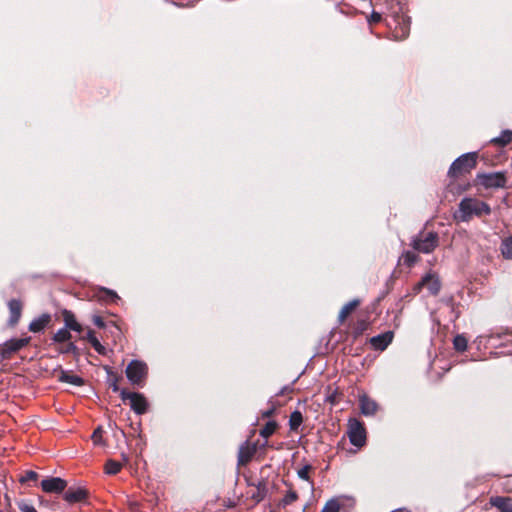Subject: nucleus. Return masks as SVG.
Segmentation results:
<instances>
[{"label": "nucleus", "instance_id": "obj_1", "mask_svg": "<svg viewBox=\"0 0 512 512\" xmlns=\"http://www.w3.org/2000/svg\"><path fill=\"white\" fill-rule=\"evenodd\" d=\"M490 206L483 201L473 198H464L459 204L458 215L456 216L462 222H468L472 216L489 215Z\"/></svg>", "mask_w": 512, "mask_h": 512}, {"label": "nucleus", "instance_id": "obj_2", "mask_svg": "<svg viewBox=\"0 0 512 512\" xmlns=\"http://www.w3.org/2000/svg\"><path fill=\"white\" fill-rule=\"evenodd\" d=\"M478 154L470 152L458 157L450 166L448 176L451 179L465 177L476 167Z\"/></svg>", "mask_w": 512, "mask_h": 512}, {"label": "nucleus", "instance_id": "obj_3", "mask_svg": "<svg viewBox=\"0 0 512 512\" xmlns=\"http://www.w3.org/2000/svg\"><path fill=\"white\" fill-rule=\"evenodd\" d=\"M410 245L419 253L429 254L438 247L439 236L434 231L422 230L412 238Z\"/></svg>", "mask_w": 512, "mask_h": 512}, {"label": "nucleus", "instance_id": "obj_4", "mask_svg": "<svg viewBox=\"0 0 512 512\" xmlns=\"http://www.w3.org/2000/svg\"><path fill=\"white\" fill-rule=\"evenodd\" d=\"M125 374L132 385L143 387L148 376V366L143 361L132 360L127 365Z\"/></svg>", "mask_w": 512, "mask_h": 512}, {"label": "nucleus", "instance_id": "obj_5", "mask_svg": "<svg viewBox=\"0 0 512 512\" xmlns=\"http://www.w3.org/2000/svg\"><path fill=\"white\" fill-rule=\"evenodd\" d=\"M31 341L30 336H25L21 338H12L7 340L2 345H0V356L2 360H9L12 358L14 354L19 352L22 348L29 345Z\"/></svg>", "mask_w": 512, "mask_h": 512}, {"label": "nucleus", "instance_id": "obj_6", "mask_svg": "<svg viewBox=\"0 0 512 512\" xmlns=\"http://www.w3.org/2000/svg\"><path fill=\"white\" fill-rule=\"evenodd\" d=\"M120 397L124 402L130 401V407L136 414L143 415L148 411V401L143 394L122 389Z\"/></svg>", "mask_w": 512, "mask_h": 512}, {"label": "nucleus", "instance_id": "obj_7", "mask_svg": "<svg viewBox=\"0 0 512 512\" xmlns=\"http://www.w3.org/2000/svg\"><path fill=\"white\" fill-rule=\"evenodd\" d=\"M347 434L352 445L361 448L366 444V430L356 418L349 419Z\"/></svg>", "mask_w": 512, "mask_h": 512}, {"label": "nucleus", "instance_id": "obj_8", "mask_svg": "<svg viewBox=\"0 0 512 512\" xmlns=\"http://www.w3.org/2000/svg\"><path fill=\"white\" fill-rule=\"evenodd\" d=\"M423 288H426L433 296L438 295L441 289V282L436 273L430 271L424 275L421 280L413 286V292L418 294Z\"/></svg>", "mask_w": 512, "mask_h": 512}, {"label": "nucleus", "instance_id": "obj_9", "mask_svg": "<svg viewBox=\"0 0 512 512\" xmlns=\"http://www.w3.org/2000/svg\"><path fill=\"white\" fill-rule=\"evenodd\" d=\"M478 183L485 188H504L507 183L505 172L483 173L477 175Z\"/></svg>", "mask_w": 512, "mask_h": 512}, {"label": "nucleus", "instance_id": "obj_10", "mask_svg": "<svg viewBox=\"0 0 512 512\" xmlns=\"http://www.w3.org/2000/svg\"><path fill=\"white\" fill-rule=\"evenodd\" d=\"M258 449L257 443L249 441L243 442L238 449L237 464L238 466L247 465L254 457Z\"/></svg>", "mask_w": 512, "mask_h": 512}, {"label": "nucleus", "instance_id": "obj_11", "mask_svg": "<svg viewBox=\"0 0 512 512\" xmlns=\"http://www.w3.org/2000/svg\"><path fill=\"white\" fill-rule=\"evenodd\" d=\"M40 485L46 493H62L67 487V482L60 477H47Z\"/></svg>", "mask_w": 512, "mask_h": 512}, {"label": "nucleus", "instance_id": "obj_12", "mask_svg": "<svg viewBox=\"0 0 512 512\" xmlns=\"http://www.w3.org/2000/svg\"><path fill=\"white\" fill-rule=\"evenodd\" d=\"M89 492L85 488H68L64 493V500L70 504L84 502L88 499Z\"/></svg>", "mask_w": 512, "mask_h": 512}, {"label": "nucleus", "instance_id": "obj_13", "mask_svg": "<svg viewBox=\"0 0 512 512\" xmlns=\"http://www.w3.org/2000/svg\"><path fill=\"white\" fill-rule=\"evenodd\" d=\"M394 333L386 331L370 338L369 342L375 350L383 351L392 342Z\"/></svg>", "mask_w": 512, "mask_h": 512}, {"label": "nucleus", "instance_id": "obj_14", "mask_svg": "<svg viewBox=\"0 0 512 512\" xmlns=\"http://www.w3.org/2000/svg\"><path fill=\"white\" fill-rule=\"evenodd\" d=\"M359 407L364 416H373L377 412L378 404L366 394H362L359 396Z\"/></svg>", "mask_w": 512, "mask_h": 512}, {"label": "nucleus", "instance_id": "obj_15", "mask_svg": "<svg viewBox=\"0 0 512 512\" xmlns=\"http://www.w3.org/2000/svg\"><path fill=\"white\" fill-rule=\"evenodd\" d=\"M250 486L252 488L251 497L256 502H260L266 497L268 489L264 479L258 480L257 483L251 482Z\"/></svg>", "mask_w": 512, "mask_h": 512}, {"label": "nucleus", "instance_id": "obj_16", "mask_svg": "<svg viewBox=\"0 0 512 512\" xmlns=\"http://www.w3.org/2000/svg\"><path fill=\"white\" fill-rule=\"evenodd\" d=\"M79 339L88 341L100 355H106V348L100 343L93 330L88 329L85 335L79 336Z\"/></svg>", "mask_w": 512, "mask_h": 512}, {"label": "nucleus", "instance_id": "obj_17", "mask_svg": "<svg viewBox=\"0 0 512 512\" xmlns=\"http://www.w3.org/2000/svg\"><path fill=\"white\" fill-rule=\"evenodd\" d=\"M360 304V299H352L346 304H344L341 310L339 311L338 320H347L348 317L353 315V313L357 310Z\"/></svg>", "mask_w": 512, "mask_h": 512}, {"label": "nucleus", "instance_id": "obj_18", "mask_svg": "<svg viewBox=\"0 0 512 512\" xmlns=\"http://www.w3.org/2000/svg\"><path fill=\"white\" fill-rule=\"evenodd\" d=\"M490 503L501 512H512V498L496 496L490 499Z\"/></svg>", "mask_w": 512, "mask_h": 512}, {"label": "nucleus", "instance_id": "obj_19", "mask_svg": "<svg viewBox=\"0 0 512 512\" xmlns=\"http://www.w3.org/2000/svg\"><path fill=\"white\" fill-rule=\"evenodd\" d=\"M418 261H420L418 254L412 251H405L398 259V266H405L406 268L410 269Z\"/></svg>", "mask_w": 512, "mask_h": 512}, {"label": "nucleus", "instance_id": "obj_20", "mask_svg": "<svg viewBox=\"0 0 512 512\" xmlns=\"http://www.w3.org/2000/svg\"><path fill=\"white\" fill-rule=\"evenodd\" d=\"M59 381L78 387L83 386L85 383L83 378H81L78 375L72 374L71 372L66 370H61L59 375Z\"/></svg>", "mask_w": 512, "mask_h": 512}, {"label": "nucleus", "instance_id": "obj_21", "mask_svg": "<svg viewBox=\"0 0 512 512\" xmlns=\"http://www.w3.org/2000/svg\"><path fill=\"white\" fill-rule=\"evenodd\" d=\"M73 338L69 328L65 324V327L59 329L56 333L53 334L52 340L55 343L63 344L65 342L70 341Z\"/></svg>", "mask_w": 512, "mask_h": 512}, {"label": "nucleus", "instance_id": "obj_22", "mask_svg": "<svg viewBox=\"0 0 512 512\" xmlns=\"http://www.w3.org/2000/svg\"><path fill=\"white\" fill-rule=\"evenodd\" d=\"M98 297L106 302H109V303H115L120 299L114 290H111V289H108L105 287L99 288Z\"/></svg>", "mask_w": 512, "mask_h": 512}, {"label": "nucleus", "instance_id": "obj_23", "mask_svg": "<svg viewBox=\"0 0 512 512\" xmlns=\"http://www.w3.org/2000/svg\"><path fill=\"white\" fill-rule=\"evenodd\" d=\"M512 141V130H504L502 131L501 135L498 137H495L491 140V143L499 146V147H505Z\"/></svg>", "mask_w": 512, "mask_h": 512}, {"label": "nucleus", "instance_id": "obj_24", "mask_svg": "<svg viewBox=\"0 0 512 512\" xmlns=\"http://www.w3.org/2000/svg\"><path fill=\"white\" fill-rule=\"evenodd\" d=\"M344 499V497H335L332 499H329L324 507L322 508L321 512H339L341 509V501Z\"/></svg>", "mask_w": 512, "mask_h": 512}, {"label": "nucleus", "instance_id": "obj_25", "mask_svg": "<svg viewBox=\"0 0 512 512\" xmlns=\"http://www.w3.org/2000/svg\"><path fill=\"white\" fill-rule=\"evenodd\" d=\"M65 345H62L58 351L61 354H72L75 358H78L81 355L80 349L72 342L71 340L65 342Z\"/></svg>", "mask_w": 512, "mask_h": 512}, {"label": "nucleus", "instance_id": "obj_26", "mask_svg": "<svg viewBox=\"0 0 512 512\" xmlns=\"http://www.w3.org/2000/svg\"><path fill=\"white\" fill-rule=\"evenodd\" d=\"M10 310L9 320H19L21 316V303L18 300H11L8 304Z\"/></svg>", "mask_w": 512, "mask_h": 512}, {"label": "nucleus", "instance_id": "obj_27", "mask_svg": "<svg viewBox=\"0 0 512 512\" xmlns=\"http://www.w3.org/2000/svg\"><path fill=\"white\" fill-rule=\"evenodd\" d=\"M39 478V474L33 470H26L24 471L20 477L19 482L21 484H28L30 482H37Z\"/></svg>", "mask_w": 512, "mask_h": 512}, {"label": "nucleus", "instance_id": "obj_28", "mask_svg": "<svg viewBox=\"0 0 512 512\" xmlns=\"http://www.w3.org/2000/svg\"><path fill=\"white\" fill-rule=\"evenodd\" d=\"M303 422V416H302V413L298 410L294 411L291 413L290 415V419H289V426H290V429L295 431L299 428V426L302 424Z\"/></svg>", "mask_w": 512, "mask_h": 512}, {"label": "nucleus", "instance_id": "obj_29", "mask_svg": "<svg viewBox=\"0 0 512 512\" xmlns=\"http://www.w3.org/2000/svg\"><path fill=\"white\" fill-rule=\"evenodd\" d=\"M501 253L505 259H512V235L502 241Z\"/></svg>", "mask_w": 512, "mask_h": 512}, {"label": "nucleus", "instance_id": "obj_30", "mask_svg": "<svg viewBox=\"0 0 512 512\" xmlns=\"http://www.w3.org/2000/svg\"><path fill=\"white\" fill-rule=\"evenodd\" d=\"M108 374L109 387L112 389L113 392H120L121 389L119 387V382L122 379V377L118 374L113 373L110 369L108 370Z\"/></svg>", "mask_w": 512, "mask_h": 512}, {"label": "nucleus", "instance_id": "obj_31", "mask_svg": "<svg viewBox=\"0 0 512 512\" xmlns=\"http://www.w3.org/2000/svg\"><path fill=\"white\" fill-rule=\"evenodd\" d=\"M278 425H277V422L272 420V421H268L264 427L260 430V436H262L263 438H268L270 437L272 434H274V432L276 431Z\"/></svg>", "mask_w": 512, "mask_h": 512}, {"label": "nucleus", "instance_id": "obj_32", "mask_svg": "<svg viewBox=\"0 0 512 512\" xmlns=\"http://www.w3.org/2000/svg\"><path fill=\"white\" fill-rule=\"evenodd\" d=\"M122 468L121 463L115 460H108L105 464V472L109 475H116Z\"/></svg>", "mask_w": 512, "mask_h": 512}, {"label": "nucleus", "instance_id": "obj_33", "mask_svg": "<svg viewBox=\"0 0 512 512\" xmlns=\"http://www.w3.org/2000/svg\"><path fill=\"white\" fill-rule=\"evenodd\" d=\"M467 339L464 335H456L453 339V345L455 350L463 352L467 349Z\"/></svg>", "mask_w": 512, "mask_h": 512}, {"label": "nucleus", "instance_id": "obj_34", "mask_svg": "<svg viewBox=\"0 0 512 512\" xmlns=\"http://www.w3.org/2000/svg\"><path fill=\"white\" fill-rule=\"evenodd\" d=\"M311 470H312V466L309 464H306L297 471V475L302 480L310 481L309 473Z\"/></svg>", "mask_w": 512, "mask_h": 512}, {"label": "nucleus", "instance_id": "obj_35", "mask_svg": "<svg viewBox=\"0 0 512 512\" xmlns=\"http://www.w3.org/2000/svg\"><path fill=\"white\" fill-rule=\"evenodd\" d=\"M92 440L94 444L99 445L102 444V438H103V429L102 427H97L92 434Z\"/></svg>", "mask_w": 512, "mask_h": 512}, {"label": "nucleus", "instance_id": "obj_36", "mask_svg": "<svg viewBox=\"0 0 512 512\" xmlns=\"http://www.w3.org/2000/svg\"><path fill=\"white\" fill-rule=\"evenodd\" d=\"M47 322H30L29 331L37 333L44 330Z\"/></svg>", "mask_w": 512, "mask_h": 512}, {"label": "nucleus", "instance_id": "obj_37", "mask_svg": "<svg viewBox=\"0 0 512 512\" xmlns=\"http://www.w3.org/2000/svg\"><path fill=\"white\" fill-rule=\"evenodd\" d=\"M297 498L298 495L295 491H289L282 500L283 505H289L293 503Z\"/></svg>", "mask_w": 512, "mask_h": 512}, {"label": "nucleus", "instance_id": "obj_38", "mask_svg": "<svg viewBox=\"0 0 512 512\" xmlns=\"http://www.w3.org/2000/svg\"><path fill=\"white\" fill-rule=\"evenodd\" d=\"M65 324L69 328L70 332L71 331H74V332H77V333H82L83 332V327H82L80 322H65Z\"/></svg>", "mask_w": 512, "mask_h": 512}, {"label": "nucleus", "instance_id": "obj_39", "mask_svg": "<svg viewBox=\"0 0 512 512\" xmlns=\"http://www.w3.org/2000/svg\"><path fill=\"white\" fill-rule=\"evenodd\" d=\"M18 507L21 512H37V510L34 508V506H32L24 501H21L18 504Z\"/></svg>", "mask_w": 512, "mask_h": 512}, {"label": "nucleus", "instance_id": "obj_40", "mask_svg": "<svg viewBox=\"0 0 512 512\" xmlns=\"http://www.w3.org/2000/svg\"><path fill=\"white\" fill-rule=\"evenodd\" d=\"M61 317H62V320H65V321L75 320L74 314L71 311L66 310V309L61 311Z\"/></svg>", "mask_w": 512, "mask_h": 512}, {"label": "nucleus", "instance_id": "obj_41", "mask_svg": "<svg viewBox=\"0 0 512 512\" xmlns=\"http://www.w3.org/2000/svg\"><path fill=\"white\" fill-rule=\"evenodd\" d=\"M381 14H379L378 12H372L370 18L368 19L369 23L370 24H375V23H378L381 21Z\"/></svg>", "mask_w": 512, "mask_h": 512}, {"label": "nucleus", "instance_id": "obj_42", "mask_svg": "<svg viewBox=\"0 0 512 512\" xmlns=\"http://www.w3.org/2000/svg\"><path fill=\"white\" fill-rule=\"evenodd\" d=\"M274 410H275V408H274V407H271V408H269V409H267V410L263 411V412H262V417H263V418H268V417H270V416L274 413Z\"/></svg>", "mask_w": 512, "mask_h": 512}, {"label": "nucleus", "instance_id": "obj_43", "mask_svg": "<svg viewBox=\"0 0 512 512\" xmlns=\"http://www.w3.org/2000/svg\"><path fill=\"white\" fill-rule=\"evenodd\" d=\"M33 320H51V316L47 313H43L40 316L34 318Z\"/></svg>", "mask_w": 512, "mask_h": 512}, {"label": "nucleus", "instance_id": "obj_44", "mask_svg": "<svg viewBox=\"0 0 512 512\" xmlns=\"http://www.w3.org/2000/svg\"><path fill=\"white\" fill-rule=\"evenodd\" d=\"M95 324L99 327V328H105V322H102V321H99V322H95Z\"/></svg>", "mask_w": 512, "mask_h": 512}, {"label": "nucleus", "instance_id": "obj_45", "mask_svg": "<svg viewBox=\"0 0 512 512\" xmlns=\"http://www.w3.org/2000/svg\"><path fill=\"white\" fill-rule=\"evenodd\" d=\"M91 320H95V321H98V320H103V318L100 316V315H93L92 316V319Z\"/></svg>", "mask_w": 512, "mask_h": 512}, {"label": "nucleus", "instance_id": "obj_46", "mask_svg": "<svg viewBox=\"0 0 512 512\" xmlns=\"http://www.w3.org/2000/svg\"><path fill=\"white\" fill-rule=\"evenodd\" d=\"M448 188L453 191L454 190V183L450 182L449 185H448Z\"/></svg>", "mask_w": 512, "mask_h": 512}, {"label": "nucleus", "instance_id": "obj_47", "mask_svg": "<svg viewBox=\"0 0 512 512\" xmlns=\"http://www.w3.org/2000/svg\"><path fill=\"white\" fill-rule=\"evenodd\" d=\"M5 500L8 502V505L10 506V498L7 494L5 495Z\"/></svg>", "mask_w": 512, "mask_h": 512}, {"label": "nucleus", "instance_id": "obj_48", "mask_svg": "<svg viewBox=\"0 0 512 512\" xmlns=\"http://www.w3.org/2000/svg\"><path fill=\"white\" fill-rule=\"evenodd\" d=\"M267 446V441H265L263 444H262V447H266Z\"/></svg>", "mask_w": 512, "mask_h": 512}, {"label": "nucleus", "instance_id": "obj_49", "mask_svg": "<svg viewBox=\"0 0 512 512\" xmlns=\"http://www.w3.org/2000/svg\"><path fill=\"white\" fill-rule=\"evenodd\" d=\"M466 190V186L463 187L461 190H459V192H462V191H465Z\"/></svg>", "mask_w": 512, "mask_h": 512}]
</instances>
